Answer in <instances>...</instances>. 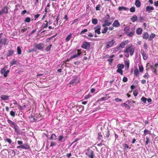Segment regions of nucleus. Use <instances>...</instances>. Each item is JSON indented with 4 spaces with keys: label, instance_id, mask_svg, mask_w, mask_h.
<instances>
[{
    "label": "nucleus",
    "instance_id": "1",
    "mask_svg": "<svg viewBox=\"0 0 158 158\" xmlns=\"http://www.w3.org/2000/svg\"><path fill=\"white\" fill-rule=\"evenodd\" d=\"M135 48L133 47L132 44L130 46H127L125 49L124 50V53L126 52H129L130 55L131 56H132L135 51Z\"/></svg>",
    "mask_w": 158,
    "mask_h": 158
},
{
    "label": "nucleus",
    "instance_id": "2",
    "mask_svg": "<svg viewBox=\"0 0 158 158\" xmlns=\"http://www.w3.org/2000/svg\"><path fill=\"white\" fill-rule=\"evenodd\" d=\"M34 47L35 50L38 49L39 50H42L44 48V44L43 43L35 44L34 45Z\"/></svg>",
    "mask_w": 158,
    "mask_h": 158
},
{
    "label": "nucleus",
    "instance_id": "3",
    "mask_svg": "<svg viewBox=\"0 0 158 158\" xmlns=\"http://www.w3.org/2000/svg\"><path fill=\"white\" fill-rule=\"evenodd\" d=\"M81 47L82 48L89 50L90 46V43L86 41H83Z\"/></svg>",
    "mask_w": 158,
    "mask_h": 158
},
{
    "label": "nucleus",
    "instance_id": "4",
    "mask_svg": "<svg viewBox=\"0 0 158 158\" xmlns=\"http://www.w3.org/2000/svg\"><path fill=\"white\" fill-rule=\"evenodd\" d=\"M79 82V78L77 77H74L69 82L70 85H74Z\"/></svg>",
    "mask_w": 158,
    "mask_h": 158
},
{
    "label": "nucleus",
    "instance_id": "5",
    "mask_svg": "<svg viewBox=\"0 0 158 158\" xmlns=\"http://www.w3.org/2000/svg\"><path fill=\"white\" fill-rule=\"evenodd\" d=\"M95 30V34H97L100 35L101 32L100 30L101 29V27L100 25H98L94 28V29Z\"/></svg>",
    "mask_w": 158,
    "mask_h": 158
},
{
    "label": "nucleus",
    "instance_id": "6",
    "mask_svg": "<svg viewBox=\"0 0 158 158\" xmlns=\"http://www.w3.org/2000/svg\"><path fill=\"white\" fill-rule=\"evenodd\" d=\"M8 9L9 7L8 6L4 7L1 10H0V15H1L3 14L7 13Z\"/></svg>",
    "mask_w": 158,
    "mask_h": 158
},
{
    "label": "nucleus",
    "instance_id": "7",
    "mask_svg": "<svg viewBox=\"0 0 158 158\" xmlns=\"http://www.w3.org/2000/svg\"><path fill=\"white\" fill-rule=\"evenodd\" d=\"M7 67V66H5L4 68H2L1 70V73L2 75H3V76L6 77H7V74H6V69Z\"/></svg>",
    "mask_w": 158,
    "mask_h": 158
},
{
    "label": "nucleus",
    "instance_id": "8",
    "mask_svg": "<svg viewBox=\"0 0 158 158\" xmlns=\"http://www.w3.org/2000/svg\"><path fill=\"white\" fill-rule=\"evenodd\" d=\"M86 155L90 158H94V152L92 150H90L89 152H86Z\"/></svg>",
    "mask_w": 158,
    "mask_h": 158
},
{
    "label": "nucleus",
    "instance_id": "9",
    "mask_svg": "<svg viewBox=\"0 0 158 158\" xmlns=\"http://www.w3.org/2000/svg\"><path fill=\"white\" fill-rule=\"evenodd\" d=\"M154 10V8L151 6H147L146 8V11L148 13H151Z\"/></svg>",
    "mask_w": 158,
    "mask_h": 158
},
{
    "label": "nucleus",
    "instance_id": "10",
    "mask_svg": "<svg viewBox=\"0 0 158 158\" xmlns=\"http://www.w3.org/2000/svg\"><path fill=\"white\" fill-rule=\"evenodd\" d=\"M115 41L114 40H112L109 42L107 43V44L106 46V48H108L111 47L113 44L115 43Z\"/></svg>",
    "mask_w": 158,
    "mask_h": 158
},
{
    "label": "nucleus",
    "instance_id": "11",
    "mask_svg": "<svg viewBox=\"0 0 158 158\" xmlns=\"http://www.w3.org/2000/svg\"><path fill=\"white\" fill-rule=\"evenodd\" d=\"M135 27L132 28L131 30V31L130 32H129L127 36L130 37H132L135 33Z\"/></svg>",
    "mask_w": 158,
    "mask_h": 158
},
{
    "label": "nucleus",
    "instance_id": "12",
    "mask_svg": "<svg viewBox=\"0 0 158 158\" xmlns=\"http://www.w3.org/2000/svg\"><path fill=\"white\" fill-rule=\"evenodd\" d=\"M146 20V18L145 16H140L139 18L138 21L139 22H143Z\"/></svg>",
    "mask_w": 158,
    "mask_h": 158
},
{
    "label": "nucleus",
    "instance_id": "13",
    "mask_svg": "<svg viewBox=\"0 0 158 158\" xmlns=\"http://www.w3.org/2000/svg\"><path fill=\"white\" fill-rule=\"evenodd\" d=\"M129 42V41H128V40H126L125 41L122 42L119 44V47H121L122 48H123L125 45L127 44Z\"/></svg>",
    "mask_w": 158,
    "mask_h": 158
},
{
    "label": "nucleus",
    "instance_id": "14",
    "mask_svg": "<svg viewBox=\"0 0 158 158\" xmlns=\"http://www.w3.org/2000/svg\"><path fill=\"white\" fill-rule=\"evenodd\" d=\"M120 25V24L118 20H115L112 24L113 27H118Z\"/></svg>",
    "mask_w": 158,
    "mask_h": 158
},
{
    "label": "nucleus",
    "instance_id": "15",
    "mask_svg": "<svg viewBox=\"0 0 158 158\" xmlns=\"http://www.w3.org/2000/svg\"><path fill=\"white\" fill-rule=\"evenodd\" d=\"M77 51V54L72 56V58H73V59L76 57H77L79 56L81 53V52L80 50H78Z\"/></svg>",
    "mask_w": 158,
    "mask_h": 158
},
{
    "label": "nucleus",
    "instance_id": "16",
    "mask_svg": "<svg viewBox=\"0 0 158 158\" xmlns=\"http://www.w3.org/2000/svg\"><path fill=\"white\" fill-rule=\"evenodd\" d=\"M1 98L2 100H7L9 99V96L7 95H2L1 96Z\"/></svg>",
    "mask_w": 158,
    "mask_h": 158
},
{
    "label": "nucleus",
    "instance_id": "17",
    "mask_svg": "<svg viewBox=\"0 0 158 158\" xmlns=\"http://www.w3.org/2000/svg\"><path fill=\"white\" fill-rule=\"evenodd\" d=\"M149 35L147 32H145L143 34V39H148Z\"/></svg>",
    "mask_w": 158,
    "mask_h": 158
},
{
    "label": "nucleus",
    "instance_id": "18",
    "mask_svg": "<svg viewBox=\"0 0 158 158\" xmlns=\"http://www.w3.org/2000/svg\"><path fill=\"white\" fill-rule=\"evenodd\" d=\"M131 19L133 23L135 22L137 20V17L136 15H134L131 18Z\"/></svg>",
    "mask_w": 158,
    "mask_h": 158
},
{
    "label": "nucleus",
    "instance_id": "19",
    "mask_svg": "<svg viewBox=\"0 0 158 158\" xmlns=\"http://www.w3.org/2000/svg\"><path fill=\"white\" fill-rule=\"evenodd\" d=\"M104 22L105 23L102 24V26L103 27H105L106 26H109L111 24V23L109 22L106 20L104 21Z\"/></svg>",
    "mask_w": 158,
    "mask_h": 158
},
{
    "label": "nucleus",
    "instance_id": "20",
    "mask_svg": "<svg viewBox=\"0 0 158 158\" xmlns=\"http://www.w3.org/2000/svg\"><path fill=\"white\" fill-rule=\"evenodd\" d=\"M156 35L152 33L150 36H149V38L148 39V40L149 41H152V39L155 37Z\"/></svg>",
    "mask_w": 158,
    "mask_h": 158
},
{
    "label": "nucleus",
    "instance_id": "21",
    "mask_svg": "<svg viewBox=\"0 0 158 158\" xmlns=\"http://www.w3.org/2000/svg\"><path fill=\"white\" fill-rule=\"evenodd\" d=\"M130 30V28L129 27L126 26L124 27V31L125 34L127 35L129 33V31Z\"/></svg>",
    "mask_w": 158,
    "mask_h": 158
},
{
    "label": "nucleus",
    "instance_id": "22",
    "mask_svg": "<svg viewBox=\"0 0 158 158\" xmlns=\"http://www.w3.org/2000/svg\"><path fill=\"white\" fill-rule=\"evenodd\" d=\"M141 2L139 0H136L135 1V5L137 7H139L141 6Z\"/></svg>",
    "mask_w": 158,
    "mask_h": 158
},
{
    "label": "nucleus",
    "instance_id": "23",
    "mask_svg": "<svg viewBox=\"0 0 158 158\" xmlns=\"http://www.w3.org/2000/svg\"><path fill=\"white\" fill-rule=\"evenodd\" d=\"M2 44H3L4 46H6L8 45V43L9 42L8 40L6 38L2 40Z\"/></svg>",
    "mask_w": 158,
    "mask_h": 158
},
{
    "label": "nucleus",
    "instance_id": "24",
    "mask_svg": "<svg viewBox=\"0 0 158 158\" xmlns=\"http://www.w3.org/2000/svg\"><path fill=\"white\" fill-rule=\"evenodd\" d=\"M128 8L123 6H119L118 8V10L120 11H122L123 10H128Z\"/></svg>",
    "mask_w": 158,
    "mask_h": 158
},
{
    "label": "nucleus",
    "instance_id": "25",
    "mask_svg": "<svg viewBox=\"0 0 158 158\" xmlns=\"http://www.w3.org/2000/svg\"><path fill=\"white\" fill-rule=\"evenodd\" d=\"M142 28H138L136 30V33L138 35H140L142 33Z\"/></svg>",
    "mask_w": 158,
    "mask_h": 158
},
{
    "label": "nucleus",
    "instance_id": "26",
    "mask_svg": "<svg viewBox=\"0 0 158 158\" xmlns=\"http://www.w3.org/2000/svg\"><path fill=\"white\" fill-rule=\"evenodd\" d=\"M103 19L104 21L106 20L107 21H109V19H110V18L109 14H107L105 16Z\"/></svg>",
    "mask_w": 158,
    "mask_h": 158
},
{
    "label": "nucleus",
    "instance_id": "27",
    "mask_svg": "<svg viewBox=\"0 0 158 158\" xmlns=\"http://www.w3.org/2000/svg\"><path fill=\"white\" fill-rule=\"evenodd\" d=\"M141 53L143 56V59L144 60H146L148 58V56L147 54L146 53L144 52L143 51V52H141Z\"/></svg>",
    "mask_w": 158,
    "mask_h": 158
},
{
    "label": "nucleus",
    "instance_id": "28",
    "mask_svg": "<svg viewBox=\"0 0 158 158\" xmlns=\"http://www.w3.org/2000/svg\"><path fill=\"white\" fill-rule=\"evenodd\" d=\"M56 139V136L54 134H52L51 137L48 138V139L49 140Z\"/></svg>",
    "mask_w": 158,
    "mask_h": 158
},
{
    "label": "nucleus",
    "instance_id": "29",
    "mask_svg": "<svg viewBox=\"0 0 158 158\" xmlns=\"http://www.w3.org/2000/svg\"><path fill=\"white\" fill-rule=\"evenodd\" d=\"M4 140L5 142H8L10 144H11L12 143L11 140L10 139L7 138L6 137L4 138Z\"/></svg>",
    "mask_w": 158,
    "mask_h": 158
},
{
    "label": "nucleus",
    "instance_id": "30",
    "mask_svg": "<svg viewBox=\"0 0 158 158\" xmlns=\"http://www.w3.org/2000/svg\"><path fill=\"white\" fill-rule=\"evenodd\" d=\"M124 65L123 64H118L117 65V68L118 69H123L124 68Z\"/></svg>",
    "mask_w": 158,
    "mask_h": 158
},
{
    "label": "nucleus",
    "instance_id": "31",
    "mask_svg": "<svg viewBox=\"0 0 158 158\" xmlns=\"http://www.w3.org/2000/svg\"><path fill=\"white\" fill-rule=\"evenodd\" d=\"M14 52V51L13 50H8L7 56H11L13 54Z\"/></svg>",
    "mask_w": 158,
    "mask_h": 158
},
{
    "label": "nucleus",
    "instance_id": "32",
    "mask_svg": "<svg viewBox=\"0 0 158 158\" xmlns=\"http://www.w3.org/2000/svg\"><path fill=\"white\" fill-rule=\"evenodd\" d=\"M121 106H124L125 108L128 109H130L131 108L130 106L125 103H123L121 104Z\"/></svg>",
    "mask_w": 158,
    "mask_h": 158
},
{
    "label": "nucleus",
    "instance_id": "33",
    "mask_svg": "<svg viewBox=\"0 0 158 158\" xmlns=\"http://www.w3.org/2000/svg\"><path fill=\"white\" fill-rule=\"evenodd\" d=\"M14 128L15 130V131L16 133H19V127L17 126V125L16 124L15 126H14Z\"/></svg>",
    "mask_w": 158,
    "mask_h": 158
},
{
    "label": "nucleus",
    "instance_id": "34",
    "mask_svg": "<svg viewBox=\"0 0 158 158\" xmlns=\"http://www.w3.org/2000/svg\"><path fill=\"white\" fill-rule=\"evenodd\" d=\"M99 131V129H98V140H100L102 138V135L101 134V133L100 132H98Z\"/></svg>",
    "mask_w": 158,
    "mask_h": 158
},
{
    "label": "nucleus",
    "instance_id": "35",
    "mask_svg": "<svg viewBox=\"0 0 158 158\" xmlns=\"http://www.w3.org/2000/svg\"><path fill=\"white\" fill-rule=\"evenodd\" d=\"M7 122L10 125H13V126H14L16 124H15L14 123L13 121L11 120L10 119H8L7 120Z\"/></svg>",
    "mask_w": 158,
    "mask_h": 158
},
{
    "label": "nucleus",
    "instance_id": "36",
    "mask_svg": "<svg viewBox=\"0 0 158 158\" xmlns=\"http://www.w3.org/2000/svg\"><path fill=\"white\" fill-rule=\"evenodd\" d=\"M134 75L137 77H138L139 74V72L138 69L136 68L135 69L134 71Z\"/></svg>",
    "mask_w": 158,
    "mask_h": 158
},
{
    "label": "nucleus",
    "instance_id": "37",
    "mask_svg": "<svg viewBox=\"0 0 158 158\" xmlns=\"http://www.w3.org/2000/svg\"><path fill=\"white\" fill-rule=\"evenodd\" d=\"M72 36V34L70 33L69 34V35L66 38V42L69 41L70 39H71Z\"/></svg>",
    "mask_w": 158,
    "mask_h": 158
},
{
    "label": "nucleus",
    "instance_id": "38",
    "mask_svg": "<svg viewBox=\"0 0 158 158\" xmlns=\"http://www.w3.org/2000/svg\"><path fill=\"white\" fill-rule=\"evenodd\" d=\"M98 19L96 18H94L92 19V23L94 24H96L98 23Z\"/></svg>",
    "mask_w": 158,
    "mask_h": 158
},
{
    "label": "nucleus",
    "instance_id": "39",
    "mask_svg": "<svg viewBox=\"0 0 158 158\" xmlns=\"http://www.w3.org/2000/svg\"><path fill=\"white\" fill-rule=\"evenodd\" d=\"M150 68L152 69V71L154 73V74H156L157 71L156 69L152 66H150Z\"/></svg>",
    "mask_w": 158,
    "mask_h": 158
},
{
    "label": "nucleus",
    "instance_id": "40",
    "mask_svg": "<svg viewBox=\"0 0 158 158\" xmlns=\"http://www.w3.org/2000/svg\"><path fill=\"white\" fill-rule=\"evenodd\" d=\"M144 135H145L147 134H150L151 131L146 129L144 131Z\"/></svg>",
    "mask_w": 158,
    "mask_h": 158
},
{
    "label": "nucleus",
    "instance_id": "41",
    "mask_svg": "<svg viewBox=\"0 0 158 158\" xmlns=\"http://www.w3.org/2000/svg\"><path fill=\"white\" fill-rule=\"evenodd\" d=\"M31 20V18L30 17L26 18L24 20V22L25 23H29Z\"/></svg>",
    "mask_w": 158,
    "mask_h": 158
},
{
    "label": "nucleus",
    "instance_id": "42",
    "mask_svg": "<svg viewBox=\"0 0 158 158\" xmlns=\"http://www.w3.org/2000/svg\"><path fill=\"white\" fill-rule=\"evenodd\" d=\"M141 101L144 103H146L147 100V98L144 97H143L141 99Z\"/></svg>",
    "mask_w": 158,
    "mask_h": 158
},
{
    "label": "nucleus",
    "instance_id": "43",
    "mask_svg": "<svg viewBox=\"0 0 158 158\" xmlns=\"http://www.w3.org/2000/svg\"><path fill=\"white\" fill-rule=\"evenodd\" d=\"M126 102L130 104V105H131L133 103H134L135 102L134 101L132 100H127Z\"/></svg>",
    "mask_w": 158,
    "mask_h": 158
},
{
    "label": "nucleus",
    "instance_id": "44",
    "mask_svg": "<svg viewBox=\"0 0 158 158\" xmlns=\"http://www.w3.org/2000/svg\"><path fill=\"white\" fill-rule=\"evenodd\" d=\"M110 132L109 130L107 131L106 134L104 135V137L105 138H107L109 137L110 135Z\"/></svg>",
    "mask_w": 158,
    "mask_h": 158
},
{
    "label": "nucleus",
    "instance_id": "45",
    "mask_svg": "<svg viewBox=\"0 0 158 158\" xmlns=\"http://www.w3.org/2000/svg\"><path fill=\"white\" fill-rule=\"evenodd\" d=\"M17 53L19 54H21V50L20 48V47L19 46L17 48Z\"/></svg>",
    "mask_w": 158,
    "mask_h": 158
},
{
    "label": "nucleus",
    "instance_id": "46",
    "mask_svg": "<svg viewBox=\"0 0 158 158\" xmlns=\"http://www.w3.org/2000/svg\"><path fill=\"white\" fill-rule=\"evenodd\" d=\"M19 108L20 110L24 109L26 108V106L24 105L23 106H21L20 105H18Z\"/></svg>",
    "mask_w": 158,
    "mask_h": 158
},
{
    "label": "nucleus",
    "instance_id": "47",
    "mask_svg": "<svg viewBox=\"0 0 158 158\" xmlns=\"http://www.w3.org/2000/svg\"><path fill=\"white\" fill-rule=\"evenodd\" d=\"M129 61L128 60V61H126L125 62V64L126 66H127V68H128L129 67Z\"/></svg>",
    "mask_w": 158,
    "mask_h": 158
},
{
    "label": "nucleus",
    "instance_id": "48",
    "mask_svg": "<svg viewBox=\"0 0 158 158\" xmlns=\"http://www.w3.org/2000/svg\"><path fill=\"white\" fill-rule=\"evenodd\" d=\"M16 62V60H15V59H13L12 61H11L10 63V64H11L10 66L15 64Z\"/></svg>",
    "mask_w": 158,
    "mask_h": 158
},
{
    "label": "nucleus",
    "instance_id": "49",
    "mask_svg": "<svg viewBox=\"0 0 158 158\" xmlns=\"http://www.w3.org/2000/svg\"><path fill=\"white\" fill-rule=\"evenodd\" d=\"M45 22L46 23H43L42 26L44 27V28H46L48 26V22L47 21H45Z\"/></svg>",
    "mask_w": 158,
    "mask_h": 158
},
{
    "label": "nucleus",
    "instance_id": "50",
    "mask_svg": "<svg viewBox=\"0 0 158 158\" xmlns=\"http://www.w3.org/2000/svg\"><path fill=\"white\" fill-rule=\"evenodd\" d=\"M108 28L107 27H105L104 29L102 31V33H105L107 31Z\"/></svg>",
    "mask_w": 158,
    "mask_h": 158
},
{
    "label": "nucleus",
    "instance_id": "51",
    "mask_svg": "<svg viewBox=\"0 0 158 158\" xmlns=\"http://www.w3.org/2000/svg\"><path fill=\"white\" fill-rule=\"evenodd\" d=\"M52 46V44H50L48 46L45 48V50L46 51H48L50 50Z\"/></svg>",
    "mask_w": 158,
    "mask_h": 158
},
{
    "label": "nucleus",
    "instance_id": "52",
    "mask_svg": "<svg viewBox=\"0 0 158 158\" xmlns=\"http://www.w3.org/2000/svg\"><path fill=\"white\" fill-rule=\"evenodd\" d=\"M116 72L117 73H120L121 75H123V71L122 69H118L117 70Z\"/></svg>",
    "mask_w": 158,
    "mask_h": 158
},
{
    "label": "nucleus",
    "instance_id": "53",
    "mask_svg": "<svg viewBox=\"0 0 158 158\" xmlns=\"http://www.w3.org/2000/svg\"><path fill=\"white\" fill-rule=\"evenodd\" d=\"M146 144L147 145L148 143H150L149 141V137L147 136L146 137Z\"/></svg>",
    "mask_w": 158,
    "mask_h": 158
},
{
    "label": "nucleus",
    "instance_id": "54",
    "mask_svg": "<svg viewBox=\"0 0 158 158\" xmlns=\"http://www.w3.org/2000/svg\"><path fill=\"white\" fill-rule=\"evenodd\" d=\"M139 70L140 72L142 73L143 70V68L142 66H139Z\"/></svg>",
    "mask_w": 158,
    "mask_h": 158
},
{
    "label": "nucleus",
    "instance_id": "55",
    "mask_svg": "<svg viewBox=\"0 0 158 158\" xmlns=\"http://www.w3.org/2000/svg\"><path fill=\"white\" fill-rule=\"evenodd\" d=\"M130 11L131 12H135V8L134 7H132L130 9Z\"/></svg>",
    "mask_w": 158,
    "mask_h": 158
},
{
    "label": "nucleus",
    "instance_id": "56",
    "mask_svg": "<svg viewBox=\"0 0 158 158\" xmlns=\"http://www.w3.org/2000/svg\"><path fill=\"white\" fill-rule=\"evenodd\" d=\"M10 152L11 153V154L12 155V156H14L15 155V152L13 150H11Z\"/></svg>",
    "mask_w": 158,
    "mask_h": 158
},
{
    "label": "nucleus",
    "instance_id": "57",
    "mask_svg": "<svg viewBox=\"0 0 158 158\" xmlns=\"http://www.w3.org/2000/svg\"><path fill=\"white\" fill-rule=\"evenodd\" d=\"M10 115L13 117H14L15 115V113L13 111H11L10 113Z\"/></svg>",
    "mask_w": 158,
    "mask_h": 158
},
{
    "label": "nucleus",
    "instance_id": "58",
    "mask_svg": "<svg viewBox=\"0 0 158 158\" xmlns=\"http://www.w3.org/2000/svg\"><path fill=\"white\" fill-rule=\"evenodd\" d=\"M100 6H101L99 4H98L96 6V10H100Z\"/></svg>",
    "mask_w": 158,
    "mask_h": 158
},
{
    "label": "nucleus",
    "instance_id": "59",
    "mask_svg": "<svg viewBox=\"0 0 158 158\" xmlns=\"http://www.w3.org/2000/svg\"><path fill=\"white\" fill-rule=\"evenodd\" d=\"M123 147H124L125 149H126V148H129L130 149L131 148H129L128 145L127 144H123Z\"/></svg>",
    "mask_w": 158,
    "mask_h": 158
},
{
    "label": "nucleus",
    "instance_id": "60",
    "mask_svg": "<svg viewBox=\"0 0 158 158\" xmlns=\"http://www.w3.org/2000/svg\"><path fill=\"white\" fill-rule=\"evenodd\" d=\"M63 138H64V136L63 135H60L59 136V138L58 140L59 141H60L62 140V139H63Z\"/></svg>",
    "mask_w": 158,
    "mask_h": 158
},
{
    "label": "nucleus",
    "instance_id": "61",
    "mask_svg": "<svg viewBox=\"0 0 158 158\" xmlns=\"http://www.w3.org/2000/svg\"><path fill=\"white\" fill-rule=\"evenodd\" d=\"M88 30L87 29H84V30L81 31L80 33V35L82 34L83 33H85Z\"/></svg>",
    "mask_w": 158,
    "mask_h": 158
},
{
    "label": "nucleus",
    "instance_id": "62",
    "mask_svg": "<svg viewBox=\"0 0 158 158\" xmlns=\"http://www.w3.org/2000/svg\"><path fill=\"white\" fill-rule=\"evenodd\" d=\"M127 80H128V79L127 77H123V82H126L127 81Z\"/></svg>",
    "mask_w": 158,
    "mask_h": 158
},
{
    "label": "nucleus",
    "instance_id": "63",
    "mask_svg": "<svg viewBox=\"0 0 158 158\" xmlns=\"http://www.w3.org/2000/svg\"><path fill=\"white\" fill-rule=\"evenodd\" d=\"M56 145V143L55 142L52 141L51 143V145H50V147H53V146Z\"/></svg>",
    "mask_w": 158,
    "mask_h": 158
},
{
    "label": "nucleus",
    "instance_id": "64",
    "mask_svg": "<svg viewBox=\"0 0 158 158\" xmlns=\"http://www.w3.org/2000/svg\"><path fill=\"white\" fill-rule=\"evenodd\" d=\"M149 77V75H148V73H147L145 74V75L143 76V77L145 78H146L147 77L148 78Z\"/></svg>",
    "mask_w": 158,
    "mask_h": 158
}]
</instances>
